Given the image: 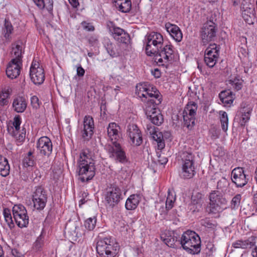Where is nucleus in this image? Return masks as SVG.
<instances>
[{"label":"nucleus","instance_id":"obj_1","mask_svg":"<svg viewBox=\"0 0 257 257\" xmlns=\"http://www.w3.org/2000/svg\"><path fill=\"white\" fill-rule=\"evenodd\" d=\"M136 91L137 95L145 103V111L147 117L154 124H161L164 118L160 110L156 108L162 100L159 91L156 87L146 83L138 84Z\"/></svg>","mask_w":257,"mask_h":257},{"label":"nucleus","instance_id":"obj_2","mask_svg":"<svg viewBox=\"0 0 257 257\" xmlns=\"http://www.w3.org/2000/svg\"><path fill=\"white\" fill-rule=\"evenodd\" d=\"M95 163L93 153L88 149L83 150L77 161L79 179L82 182H88L95 174Z\"/></svg>","mask_w":257,"mask_h":257},{"label":"nucleus","instance_id":"obj_3","mask_svg":"<svg viewBox=\"0 0 257 257\" xmlns=\"http://www.w3.org/2000/svg\"><path fill=\"white\" fill-rule=\"evenodd\" d=\"M180 243L185 250L192 254H198L201 250V240L199 236L194 231L187 230L181 237Z\"/></svg>","mask_w":257,"mask_h":257},{"label":"nucleus","instance_id":"obj_4","mask_svg":"<svg viewBox=\"0 0 257 257\" xmlns=\"http://www.w3.org/2000/svg\"><path fill=\"white\" fill-rule=\"evenodd\" d=\"M118 249V244L111 236L100 238L97 242L96 251L100 257H114Z\"/></svg>","mask_w":257,"mask_h":257},{"label":"nucleus","instance_id":"obj_5","mask_svg":"<svg viewBox=\"0 0 257 257\" xmlns=\"http://www.w3.org/2000/svg\"><path fill=\"white\" fill-rule=\"evenodd\" d=\"M181 157L182 170L180 177L184 179L193 178L195 174L194 156L190 152H183Z\"/></svg>","mask_w":257,"mask_h":257},{"label":"nucleus","instance_id":"obj_6","mask_svg":"<svg viewBox=\"0 0 257 257\" xmlns=\"http://www.w3.org/2000/svg\"><path fill=\"white\" fill-rule=\"evenodd\" d=\"M21 118L20 116H16L13 122L9 123L8 125V132L9 134L13 137L18 146L21 145L25 141L26 138V130L23 128L20 130Z\"/></svg>","mask_w":257,"mask_h":257},{"label":"nucleus","instance_id":"obj_7","mask_svg":"<svg viewBox=\"0 0 257 257\" xmlns=\"http://www.w3.org/2000/svg\"><path fill=\"white\" fill-rule=\"evenodd\" d=\"M163 36L157 32H151L147 36L146 52L148 56L155 55L163 47Z\"/></svg>","mask_w":257,"mask_h":257},{"label":"nucleus","instance_id":"obj_8","mask_svg":"<svg viewBox=\"0 0 257 257\" xmlns=\"http://www.w3.org/2000/svg\"><path fill=\"white\" fill-rule=\"evenodd\" d=\"M155 61L159 65L165 66L174 59V51L172 45H166L159 49L155 55Z\"/></svg>","mask_w":257,"mask_h":257},{"label":"nucleus","instance_id":"obj_9","mask_svg":"<svg viewBox=\"0 0 257 257\" xmlns=\"http://www.w3.org/2000/svg\"><path fill=\"white\" fill-rule=\"evenodd\" d=\"M216 27L215 23L211 20L203 24L200 31L201 43L203 45L205 46L215 39L217 32Z\"/></svg>","mask_w":257,"mask_h":257},{"label":"nucleus","instance_id":"obj_10","mask_svg":"<svg viewBox=\"0 0 257 257\" xmlns=\"http://www.w3.org/2000/svg\"><path fill=\"white\" fill-rule=\"evenodd\" d=\"M197 109V104L193 101H190L188 103L183 111L184 125L189 130L195 125Z\"/></svg>","mask_w":257,"mask_h":257},{"label":"nucleus","instance_id":"obj_11","mask_svg":"<svg viewBox=\"0 0 257 257\" xmlns=\"http://www.w3.org/2000/svg\"><path fill=\"white\" fill-rule=\"evenodd\" d=\"M121 199V189L114 184H110L105 191V200L111 207H113Z\"/></svg>","mask_w":257,"mask_h":257},{"label":"nucleus","instance_id":"obj_12","mask_svg":"<svg viewBox=\"0 0 257 257\" xmlns=\"http://www.w3.org/2000/svg\"><path fill=\"white\" fill-rule=\"evenodd\" d=\"M109 157L121 163L127 162V159L124 151L119 143L111 145L107 144L105 146Z\"/></svg>","mask_w":257,"mask_h":257},{"label":"nucleus","instance_id":"obj_13","mask_svg":"<svg viewBox=\"0 0 257 257\" xmlns=\"http://www.w3.org/2000/svg\"><path fill=\"white\" fill-rule=\"evenodd\" d=\"M47 200V195L46 191L41 186L37 187L32 196L34 208L38 210H43L46 206Z\"/></svg>","mask_w":257,"mask_h":257},{"label":"nucleus","instance_id":"obj_14","mask_svg":"<svg viewBox=\"0 0 257 257\" xmlns=\"http://www.w3.org/2000/svg\"><path fill=\"white\" fill-rule=\"evenodd\" d=\"M30 76L32 81L36 85L41 84L45 80L44 70L35 60H33L30 69Z\"/></svg>","mask_w":257,"mask_h":257},{"label":"nucleus","instance_id":"obj_15","mask_svg":"<svg viewBox=\"0 0 257 257\" xmlns=\"http://www.w3.org/2000/svg\"><path fill=\"white\" fill-rule=\"evenodd\" d=\"M219 49L215 44H210L205 51L204 61L209 67H213L217 61Z\"/></svg>","mask_w":257,"mask_h":257},{"label":"nucleus","instance_id":"obj_16","mask_svg":"<svg viewBox=\"0 0 257 257\" xmlns=\"http://www.w3.org/2000/svg\"><path fill=\"white\" fill-rule=\"evenodd\" d=\"M94 128V124L92 117L90 115L85 116L83 125L80 128L81 137L84 140L88 141L91 138Z\"/></svg>","mask_w":257,"mask_h":257},{"label":"nucleus","instance_id":"obj_17","mask_svg":"<svg viewBox=\"0 0 257 257\" xmlns=\"http://www.w3.org/2000/svg\"><path fill=\"white\" fill-rule=\"evenodd\" d=\"M126 134L133 145L139 146L142 143V134L136 124H129L127 126Z\"/></svg>","mask_w":257,"mask_h":257},{"label":"nucleus","instance_id":"obj_18","mask_svg":"<svg viewBox=\"0 0 257 257\" xmlns=\"http://www.w3.org/2000/svg\"><path fill=\"white\" fill-rule=\"evenodd\" d=\"M38 153L43 156H49L52 151V143L47 137L40 138L37 143Z\"/></svg>","mask_w":257,"mask_h":257},{"label":"nucleus","instance_id":"obj_19","mask_svg":"<svg viewBox=\"0 0 257 257\" xmlns=\"http://www.w3.org/2000/svg\"><path fill=\"white\" fill-rule=\"evenodd\" d=\"M241 11L242 17L246 23L249 25L253 24L255 18L254 6L251 4L245 2L242 4Z\"/></svg>","mask_w":257,"mask_h":257},{"label":"nucleus","instance_id":"obj_20","mask_svg":"<svg viewBox=\"0 0 257 257\" xmlns=\"http://www.w3.org/2000/svg\"><path fill=\"white\" fill-rule=\"evenodd\" d=\"M119 126L115 122H110L107 127V136L111 145L119 143L118 141L120 139Z\"/></svg>","mask_w":257,"mask_h":257},{"label":"nucleus","instance_id":"obj_21","mask_svg":"<svg viewBox=\"0 0 257 257\" xmlns=\"http://www.w3.org/2000/svg\"><path fill=\"white\" fill-rule=\"evenodd\" d=\"M231 179L238 187L244 186L247 182L246 175L242 168L234 169L231 173Z\"/></svg>","mask_w":257,"mask_h":257},{"label":"nucleus","instance_id":"obj_22","mask_svg":"<svg viewBox=\"0 0 257 257\" xmlns=\"http://www.w3.org/2000/svg\"><path fill=\"white\" fill-rule=\"evenodd\" d=\"M22 65V62L21 61L12 60L6 69L7 76L12 79L16 78L20 75Z\"/></svg>","mask_w":257,"mask_h":257},{"label":"nucleus","instance_id":"obj_23","mask_svg":"<svg viewBox=\"0 0 257 257\" xmlns=\"http://www.w3.org/2000/svg\"><path fill=\"white\" fill-rule=\"evenodd\" d=\"M252 108L246 104H241L237 112V116L239 118V123L241 126H244L250 119Z\"/></svg>","mask_w":257,"mask_h":257},{"label":"nucleus","instance_id":"obj_24","mask_svg":"<svg viewBox=\"0 0 257 257\" xmlns=\"http://www.w3.org/2000/svg\"><path fill=\"white\" fill-rule=\"evenodd\" d=\"M11 55L13 59L17 61H21L22 55L24 53V46L23 42L21 40L16 41L12 44Z\"/></svg>","mask_w":257,"mask_h":257},{"label":"nucleus","instance_id":"obj_25","mask_svg":"<svg viewBox=\"0 0 257 257\" xmlns=\"http://www.w3.org/2000/svg\"><path fill=\"white\" fill-rule=\"evenodd\" d=\"M165 28L171 36L176 41L180 42L183 38L182 32L177 25L167 23L165 24Z\"/></svg>","mask_w":257,"mask_h":257},{"label":"nucleus","instance_id":"obj_26","mask_svg":"<svg viewBox=\"0 0 257 257\" xmlns=\"http://www.w3.org/2000/svg\"><path fill=\"white\" fill-rule=\"evenodd\" d=\"M255 237L251 236L246 240H237L232 244V246L235 248L247 249L250 248L255 245Z\"/></svg>","mask_w":257,"mask_h":257},{"label":"nucleus","instance_id":"obj_27","mask_svg":"<svg viewBox=\"0 0 257 257\" xmlns=\"http://www.w3.org/2000/svg\"><path fill=\"white\" fill-rule=\"evenodd\" d=\"M173 233L169 230H165L161 234L162 240L169 247H175L177 238L172 235Z\"/></svg>","mask_w":257,"mask_h":257},{"label":"nucleus","instance_id":"obj_28","mask_svg":"<svg viewBox=\"0 0 257 257\" xmlns=\"http://www.w3.org/2000/svg\"><path fill=\"white\" fill-rule=\"evenodd\" d=\"M26 99L23 97H18L14 99L13 103V107L17 112H24L27 107Z\"/></svg>","mask_w":257,"mask_h":257},{"label":"nucleus","instance_id":"obj_29","mask_svg":"<svg viewBox=\"0 0 257 257\" xmlns=\"http://www.w3.org/2000/svg\"><path fill=\"white\" fill-rule=\"evenodd\" d=\"M107 27L115 39H118L119 36L122 37V36L125 35V33L123 29L116 27L111 21L107 22Z\"/></svg>","mask_w":257,"mask_h":257},{"label":"nucleus","instance_id":"obj_30","mask_svg":"<svg viewBox=\"0 0 257 257\" xmlns=\"http://www.w3.org/2000/svg\"><path fill=\"white\" fill-rule=\"evenodd\" d=\"M209 200L210 202L218 204L220 206L225 205L227 203L226 199L218 192H212L209 196Z\"/></svg>","mask_w":257,"mask_h":257},{"label":"nucleus","instance_id":"obj_31","mask_svg":"<svg viewBox=\"0 0 257 257\" xmlns=\"http://www.w3.org/2000/svg\"><path fill=\"white\" fill-rule=\"evenodd\" d=\"M114 6L119 11L128 13L131 9L132 4L130 0H116Z\"/></svg>","mask_w":257,"mask_h":257},{"label":"nucleus","instance_id":"obj_32","mask_svg":"<svg viewBox=\"0 0 257 257\" xmlns=\"http://www.w3.org/2000/svg\"><path fill=\"white\" fill-rule=\"evenodd\" d=\"M140 201V197L138 195H132L126 200L125 208L127 210H134L138 206Z\"/></svg>","mask_w":257,"mask_h":257},{"label":"nucleus","instance_id":"obj_33","mask_svg":"<svg viewBox=\"0 0 257 257\" xmlns=\"http://www.w3.org/2000/svg\"><path fill=\"white\" fill-rule=\"evenodd\" d=\"M229 181L225 178H222L218 181L217 185V190L213 192H218L219 193L226 194L229 192Z\"/></svg>","mask_w":257,"mask_h":257},{"label":"nucleus","instance_id":"obj_34","mask_svg":"<svg viewBox=\"0 0 257 257\" xmlns=\"http://www.w3.org/2000/svg\"><path fill=\"white\" fill-rule=\"evenodd\" d=\"M10 167L8 160L0 155V174L3 177H6L10 173Z\"/></svg>","mask_w":257,"mask_h":257},{"label":"nucleus","instance_id":"obj_35","mask_svg":"<svg viewBox=\"0 0 257 257\" xmlns=\"http://www.w3.org/2000/svg\"><path fill=\"white\" fill-rule=\"evenodd\" d=\"M3 31L4 38L7 40H11L12 39L11 34L14 32V27L11 22L6 19L5 20Z\"/></svg>","mask_w":257,"mask_h":257},{"label":"nucleus","instance_id":"obj_36","mask_svg":"<svg viewBox=\"0 0 257 257\" xmlns=\"http://www.w3.org/2000/svg\"><path fill=\"white\" fill-rule=\"evenodd\" d=\"M221 101L225 105L230 104L233 102L234 97L229 90L221 92L219 95Z\"/></svg>","mask_w":257,"mask_h":257},{"label":"nucleus","instance_id":"obj_37","mask_svg":"<svg viewBox=\"0 0 257 257\" xmlns=\"http://www.w3.org/2000/svg\"><path fill=\"white\" fill-rule=\"evenodd\" d=\"M152 135L153 140L157 142L159 149H163L165 147V143L162 133L159 131H153Z\"/></svg>","mask_w":257,"mask_h":257},{"label":"nucleus","instance_id":"obj_38","mask_svg":"<svg viewBox=\"0 0 257 257\" xmlns=\"http://www.w3.org/2000/svg\"><path fill=\"white\" fill-rule=\"evenodd\" d=\"M223 210V206H220L218 204H213L212 202L206 207V211L210 214L216 215L222 212Z\"/></svg>","mask_w":257,"mask_h":257},{"label":"nucleus","instance_id":"obj_39","mask_svg":"<svg viewBox=\"0 0 257 257\" xmlns=\"http://www.w3.org/2000/svg\"><path fill=\"white\" fill-rule=\"evenodd\" d=\"M219 115L222 129L225 132L228 130V119L227 113L224 111H220Z\"/></svg>","mask_w":257,"mask_h":257},{"label":"nucleus","instance_id":"obj_40","mask_svg":"<svg viewBox=\"0 0 257 257\" xmlns=\"http://www.w3.org/2000/svg\"><path fill=\"white\" fill-rule=\"evenodd\" d=\"M35 163L33 152L29 151L27 155L24 157L23 161V164L25 167H32Z\"/></svg>","mask_w":257,"mask_h":257},{"label":"nucleus","instance_id":"obj_41","mask_svg":"<svg viewBox=\"0 0 257 257\" xmlns=\"http://www.w3.org/2000/svg\"><path fill=\"white\" fill-rule=\"evenodd\" d=\"M13 215L14 220L17 225H27L29 223V217L27 213L25 215L18 214Z\"/></svg>","mask_w":257,"mask_h":257},{"label":"nucleus","instance_id":"obj_42","mask_svg":"<svg viewBox=\"0 0 257 257\" xmlns=\"http://www.w3.org/2000/svg\"><path fill=\"white\" fill-rule=\"evenodd\" d=\"M53 0H40L38 1V4L37 6L41 9L46 8L50 12L53 10Z\"/></svg>","mask_w":257,"mask_h":257},{"label":"nucleus","instance_id":"obj_43","mask_svg":"<svg viewBox=\"0 0 257 257\" xmlns=\"http://www.w3.org/2000/svg\"><path fill=\"white\" fill-rule=\"evenodd\" d=\"M13 215H18V214L25 215L27 211L25 207L21 205H15L13 208Z\"/></svg>","mask_w":257,"mask_h":257},{"label":"nucleus","instance_id":"obj_44","mask_svg":"<svg viewBox=\"0 0 257 257\" xmlns=\"http://www.w3.org/2000/svg\"><path fill=\"white\" fill-rule=\"evenodd\" d=\"M4 217L5 220L8 225L14 224V221L12 219V216L11 214L10 210L7 208H5L3 211Z\"/></svg>","mask_w":257,"mask_h":257},{"label":"nucleus","instance_id":"obj_45","mask_svg":"<svg viewBox=\"0 0 257 257\" xmlns=\"http://www.w3.org/2000/svg\"><path fill=\"white\" fill-rule=\"evenodd\" d=\"M192 203L194 205H196V209L198 210L201 207L202 205V198H201V194L198 193L195 195H192Z\"/></svg>","mask_w":257,"mask_h":257},{"label":"nucleus","instance_id":"obj_46","mask_svg":"<svg viewBox=\"0 0 257 257\" xmlns=\"http://www.w3.org/2000/svg\"><path fill=\"white\" fill-rule=\"evenodd\" d=\"M106 50L108 53L112 57L116 56V53L115 52V45L112 44L109 41L107 42V44L105 45Z\"/></svg>","mask_w":257,"mask_h":257},{"label":"nucleus","instance_id":"obj_47","mask_svg":"<svg viewBox=\"0 0 257 257\" xmlns=\"http://www.w3.org/2000/svg\"><path fill=\"white\" fill-rule=\"evenodd\" d=\"M230 84L236 90L241 89L242 86V80L238 78H234L229 81Z\"/></svg>","mask_w":257,"mask_h":257},{"label":"nucleus","instance_id":"obj_48","mask_svg":"<svg viewBox=\"0 0 257 257\" xmlns=\"http://www.w3.org/2000/svg\"><path fill=\"white\" fill-rule=\"evenodd\" d=\"M241 199V195L237 194L232 199L231 201V207L232 208H235L237 207L240 202Z\"/></svg>","mask_w":257,"mask_h":257},{"label":"nucleus","instance_id":"obj_49","mask_svg":"<svg viewBox=\"0 0 257 257\" xmlns=\"http://www.w3.org/2000/svg\"><path fill=\"white\" fill-rule=\"evenodd\" d=\"M9 96V93L8 91H3L0 94V103L1 104L4 105H6L8 102V98Z\"/></svg>","mask_w":257,"mask_h":257},{"label":"nucleus","instance_id":"obj_50","mask_svg":"<svg viewBox=\"0 0 257 257\" xmlns=\"http://www.w3.org/2000/svg\"><path fill=\"white\" fill-rule=\"evenodd\" d=\"M81 26L84 30L87 31H93L94 30V27L90 23L82 22Z\"/></svg>","mask_w":257,"mask_h":257},{"label":"nucleus","instance_id":"obj_51","mask_svg":"<svg viewBox=\"0 0 257 257\" xmlns=\"http://www.w3.org/2000/svg\"><path fill=\"white\" fill-rule=\"evenodd\" d=\"M31 101L33 107L37 108L39 107V100L36 96H33L31 98Z\"/></svg>","mask_w":257,"mask_h":257},{"label":"nucleus","instance_id":"obj_52","mask_svg":"<svg viewBox=\"0 0 257 257\" xmlns=\"http://www.w3.org/2000/svg\"><path fill=\"white\" fill-rule=\"evenodd\" d=\"M166 200L176 201V195L173 190L169 189L168 191V196Z\"/></svg>","mask_w":257,"mask_h":257},{"label":"nucleus","instance_id":"obj_53","mask_svg":"<svg viewBox=\"0 0 257 257\" xmlns=\"http://www.w3.org/2000/svg\"><path fill=\"white\" fill-rule=\"evenodd\" d=\"M158 162L160 164L164 165L168 162V159L164 155H158Z\"/></svg>","mask_w":257,"mask_h":257},{"label":"nucleus","instance_id":"obj_54","mask_svg":"<svg viewBox=\"0 0 257 257\" xmlns=\"http://www.w3.org/2000/svg\"><path fill=\"white\" fill-rule=\"evenodd\" d=\"M96 221L97 219L95 216L89 217L85 220V224L87 225H95Z\"/></svg>","mask_w":257,"mask_h":257},{"label":"nucleus","instance_id":"obj_55","mask_svg":"<svg viewBox=\"0 0 257 257\" xmlns=\"http://www.w3.org/2000/svg\"><path fill=\"white\" fill-rule=\"evenodd\" d=\"M77 75L79 77H82L85 74L84 69L81 67V65H79L77 67Z\"/></svg>","mask_w":257,"mask_h":257},{"label":"nucleus","instance_id":"obj_56","mask_svg":"<svg viewBox=\"0 0 257 257\" xmlns=\"http://www.w3.org/2000/svg\"><path fill=\"white\" fill-rule=\"evenodd\" d=\"M175 202V201H173V200H166V208H168V209H171L173 206H174V202Z\"/></svg>","mask_w":257,"mask_h":257},{"label":"nucleus","instance_id":"obj_57","mask_svg":"<svg viewBox=\"0 0 257 257\" xmlns=\"http://www.w3.org/2000/svg\"><path fill=\"white\" fill-rule=\"evenodd\" d=\"M70 4L74 8H77L79 5V0H68Z\"/></svg>","mask_w":257,"mask_h":257},{"label":"nucleus","instance_id":"obj_58","mask_svg":"<svg viewBox=\"0 0 257 257\" xmlns=\"http://www.w3.org/2000/svg\"><path fill=\"white\" fill-rule=\"evenodd\" d=\"M169 210L170 209H168V208H166V206H165V208L163 206V207L160 206V208L159 209V211L161 215H165L167 214V211Z\"/></svg>","mask_w":257,"mask_h":257},{"label":"nucleus","instance_id":"obj_59","mask_svg":"<svg viewBox=\"0 0 257 257\" xmlns=\"http://www.w3.org/2000/svg\"><path fill=\"white\" fill-rule=\"evenodd\" d=\"M42 244V241L39 239V237H38L35 242V246L36 248L37 249H39L41 247Z\"/></svg>","mask_w":257,"mask_h":257},{"label":"nucleus","instance_id":"obj_60","mask_svg":"<svg viewBox=\"0 0 257 257\" xmlns=\"http://www.w3.org/2000/svg\"><path fill=\"white\" fill-rule=\"evenodd\" d=\"M152 74L156 78H159L160 76V71L158 69H155L154 71H152Z\"/></svg>","mask_w":257,"mask_h":257},{"label":"nucleus","instance_id":"obj_61","mask_svg":"<svg viewBox=\"0 0 257 257\" xmlns=\"http://www.w3.org/2000/svg\"><path fill=\"white\" fill-rule=\"evenodd\" d=\"M202 222L201 223V225H212V223L210 222V220L209 218H206L204 220H202Z\"/></svg>","mask_w":257,"mask_h":257},{"label":"nucleus","instance_id":"obj_62","mask_svg":"<svg viewBox=\"0 0 257 257\" xmlns=\"http://www.w3.org/2000/svg\"><path fill=\"white\" fill-rule=\"evenodd\" d=\"M252 254L253 257H257V247H255L252 250Z\"/></svg>","mask_w":257,"mask_h":257},{"label":"nucleus","instance_id":"obj_63","mask_svg":"<svg viewBox=\"0 0 257 257\" xmlns=\"http://www.w3.org/2000/svg\"><path fill=\"white\" fill-rule=\"evenodd\" d=\"M204 3H215L218 1V0H203Z\"/></svg>","mask_w":257,"mask_h":257},{"label":"nucleus","instance_id":"obj_64","mask_svg":"<svg viewBox=\"0 0 257 257\" xmlns=\"http://www.w3.org/2000/svg\"><path fill=\"white\" fill-rule=\"evenodd\" d=\"M0 257H4L3 250L2 247H0Z\"/></svg>","mask_w":257,"mask_h":257}]
</instances>
